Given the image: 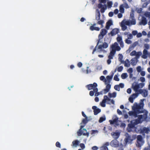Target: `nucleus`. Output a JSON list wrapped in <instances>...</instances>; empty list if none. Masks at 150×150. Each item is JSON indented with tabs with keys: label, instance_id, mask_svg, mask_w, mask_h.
Wrapping results in <instances>:
<instances>
[{
	"label": "nucleus",
	"instance_id": "nucleus-1",
	"mask_svg": "<svg viewBox=\"0 0 150 150\" xmlns=\"http://www.w3.org/2000/svg\"><path fill=\"white\" fill-rule=\"evenodd\" d=\"M144 99L141 100L140 103L138 105L137 103H135L132 107V109L134 111H130L129 114L130 116L133 117H136V112H139V110L142 108L143 106V101Z\"/></svg>",
	"mask_w": 150,
	"mask_h": 150
},
{
	"label": "nucleus",
	"instance_id": "nucleus-2",
	"mask_svg": "<svg viewBox=\"0 0 150 150\" xmlns=\"http://www.w3.org/2000/svg\"><path fill=\"white\" fill-rule=\"evenodd\" d=\"M146 117V115L145 114L138 115L137 120H134L132 121L131 123L128 125V127L131 128L133 127L136 125L142 122Z\"/></svg>",
	"mask_w": 150,
	"mask_h": 150
},
{
	"label": "nucleus",
	"instance_id": "nucleus-3",
	"mask_svg": "<svg viewBox=\"0 0 150 150\" xmlns=\"http://www.w3.org/2000/svg\"><path fill=\"white\" fill-rule=\"evenodd\" d=\"M136 23L135 20L133 18H131V19H129V20L124 19L121 22V26L122 30L124 31L127 28L126 25L130 26L132 25H135Z\"/></svg>",
	"mask_w": 150,
	"mask_h": 150
},
{
	"label": "nucleus",
	"instance_id": "nucleus-4",
	"mask_svg": "<svg viewBox=\"0 0 150 150\" xmlns=\"http://www.w3.org/2000/svg\"><path fill=\"white\" fill-rule=\"evenodd\" d=\"M111 50L109 55V57L110 58L112 59L113 55L115 53V51L120 50V48L118 46V44L116 42H115L111 46Z\"/></svg>",
	"mask_w": 150,
	"mask_h": 150
},
{
	"label": "nucleus",
	"instance_id": "nucleus-5",
	"mask_svg": "<svg viewBox=\"0 0 150 150\" xmlns=\"http://www.w3.org/2000/svg\"><path fill=\"white\" fill-rule=\"evenodd\" d=\"M144 85L145 83H137L135 82L132 84V87L134 91L140 92L141 91L140 88H143Z\"/></svg>",
	"mask_w": 150,
	"mask_h": 150
},
{
	"label": "nucleus",
	"instance_id": "nucleus-6",
	"mask_svg": "<svg viewBox=\"0 0 150 150\" xmlns=\"http://www.w3.org/2000/svg\"><path fill=\"white\" fill-rule=\"evenodd\" d=\"M97 86V84L96 83H94L93 84H90L88 85L87 87L88 90H93L96 96H98L99 95L98 92V89L96 88Z\"/></svg>",
	"mask_w": 150,
	"mask_h": 150
},
{
	"label": "nucleus",
	"instance_id": "nucleus-7",
	"mask_svg": "<svg viewBox=\"0 0 150 150\" xmlns=\"http://www.w3.org/2000/svg\"><path fill=\"white\" fill-rule=\"evenodd\" d=\"M99 2L100 3L99 4L98 6V7L101 8V12L103 13L106 9V6L105 5H103L102 4H105L106 1L105 0H99Z\"/></svg>",
	"mask_w": 150,
	"mask_h": 150
},
{
	"label": "nucleus",
	"instance_id": "nucleus-8",
	"mask_svg": "<svg viewBox=\"0 0 150 150\" xmlns=\"http://www.w3.org/2000/svg\"><path fill=\"white\" fill-rule=\"evenodd\" d=\"M99 42H98L97 44V45L96 47L93 50L92 52L93 54L95 53H98L99 52H102L104 53V51L102 48V46L101 45H99Z\"/></svg>",
	"mask_w": 150,
	"mask_h": 150
},
{
	"label": "nucleus",
	"instance_id": "nucleus-9",
	"mask_svg": "<svg viewBox=\"0 0 150 150\" xmlns=\"http://www.w3.org/2000/svg\"><path fill=\"white\" fill-rule=\"evenodd\" d=\"M109 121L111 124H115L117 126L120 125L119 123H120V121L118 120L117 117L115 115L113 116L112 120Z\"/></svg>",
	"mask_w": 150,
	"mask_h": 150
},
{
	"label": "nucleus",
	"instance_id": "nucleus-10",
	"mask_svg": "<svg viewBox=\"0 0 150 150\" xmlns=\"http://www.w3.org/2000/svg\"><path fill=\"white\" fill-rule=\"evenodd\" d=\"M129 7L128 4L125 3L123 4H121L120 6V11L122 13H123L124 12V8H129Z\"/></svg>",
	"mask_w": 150,
	"mask_h": 150
},
{
	"label": "nucleus",
	"instance_id": "nucleus-11",
	"mask_svg": "<svg viewBox=\"0 0 150 150\" xmlns=\"http://www.w3.org/2000/svg\"><path fill=\"white\" fill-rule=\"evenodd\" d=\"M83 132H84V133L83 134V135L86 136L88 135L87 131L86 129L81 128L77 132L78 136H77V137L78 138L79 137L81 136V135L80 134V133H82Z\"/></svg>",
	"mask_w": 150,
	"mask_h": 150
},
{
	"label": "nucleus",
	"instance_id": "nucleus-12",
	"mask_svg": "<svg viewBox=\"0 0 150 150\" xmlns=\"http://www.w3.org/2000/svg\"><path fill=\"white\" fill-rule=\"evenodd\" d=\"M137 143L139 144V146H141L144 143L142 137L140 135H138L137 137Z\"/></svg>",
	"mask_w": 150,
	"mask_h": 150
},
{
	"label": "nucleus",
	"instance_id": "nucleus-13",
	"mask_svg": "<svg viewBox=\"0 0 150 150\" xmlns=\"http://www.w3.org/2000/svg\"><path fill=\"white\" fill-rule=\"evenodd\" d=\"M107 33L106 30L105 29H102L99 35L98 38L99 39H101Z\"/></svg>",
	"mask_w": 150,
	"mask_h": 150
},
{
	"label": "nucleus",
	"instance_id": "nucleus-14",
	"mask_svg": "<svg viewBox=\"0 0 150 150\" xmlns=\"http://www.w3.org/2000/svg\"><path fill=\"white\" fill-rule=\"evenodd\" d=\"M141 54V52H137L135 51H133L130 53V54L131 56H135L137 58H138Z\"/></svg>",
	"mask_w": 150,
	"mask_h": 150
},
{
	"label": "nucleus",
	"instance_id": "nucleus-15",
	"mask_svg": "<svg viewBox=\"0 0 150 150\" xmlns=\"http://www.w3.org/2000/svg\"><path fill=\"white\" fill-rule=\"evenodd\" d=\"M89 27L90 29L91 30H96L97 31H99L100 28L98 27L95 26V25H92V24H89Z\"/></svg>",
	"mask_w": 150,
	"mask_h": 150
},
{
	"label": "nucleus",
	"instance_id": "nucleus-16",
	"mask_svg": "<svg viewBox=\"0 0 150 150\" xmlns=\"http://www.w3.org/2000/svg\"><path fill=\"white\" fill-rule=\"evenodd\" d=\"M110 145L113 147H117L119 146V143L117 140H114L111 141L110 143Z\"/></svg>",
	"mask_w": 150,
	"mask_h": 150
},
{
	"label": "nucleus",
	"instance_id": "nucleus-17",
	"mask_svg": "<svg viewBox=\"0 0 150 150\" xmlns=\"http://www.w3.org/2000/svg\"><path fill=\"white\" fill-rule=\"evenodd\" d=\"M92 109L93 110L94 114L97 115L100 112V110L96 106H93Z\"/></svg>",
	"mask_w": 150,
	"mask_h": 150
},
{
	"label": "nucleus",
	"instance_id": "nucleus-18",
	"mask_svg": "<svg viewBox=\"0 0 150 150\" xmlns=\"http://www.w3.org/2000/svg\"><path fill=\"white\" fill-rule=\"evenodd\" d=\"M107 98V96H104V98L102 102L100 103V105L101 106L103 107H105V103H106V100Z\"/></svg>",
	"mask_w": 150,
	"mask_h": 150
},
{
	"label": "nucleus",
	"instance_id": "nucleus-19",
	"mask_svg": "<svg viewBox=\"0 0 150 150\" xmlns=\"http://www.w3.org/2000/svg\"><path fill=\"white\" fill-rule=\"evenodd\" d=\"M111 135L114 138L117 139L119 137L120 135V133L118 131L112 132L111 133Z\"/></svg>",
	"mask_w": 150,
	"mask_h": 150
},
{
	"label": "nucleus",
	"instance_id": "nucleus-20",
	"mask_svg": "<svg viewBox=\"0 0 150 150\" xmlns=\"http://www.w3.org/2000/svg\"><path fill=\"white\" fill-rule=\"evenodd\" d=\"M113 24V21L111 20H110L108 21L106 23V28L107 29H109V27Z\"/></svg>",
	"mask_w": 150,
	"mask_h": 150
},
{
	"label": "nucleus",
	"instance_id": "nucleus-21",
	"mask_svg": "<svg viewBox=\"0 0 150 150\" xmlns=\"http://www.w3.org/2000/svg\"><path fill=\"white\" fill-rule=\"evenodd\" d=\"M123 67L122 66H120L117 67L114 71L112 72V74L113 75L117 71L118 72H121L123 70Z\"/></svg>",
	"mask_w": 150,
	"mask_h": 150
},
{
	"label": "nucleus",
	"instance_id": "nucleus-22",
	"mask_svg": "<svg viewBox=\"0 0 150 150\" xmlns=\"http://www.w3.org/2000/svg\"><path fill=\"white\" fill-rule=\"evenodd\" d=\"M139 93H141L144 97H146L148 94V91L146 90H141Z\"/></svg>",
	"mask_w": 150,
	"mask_h": 150
},
{
	"label": "nucleus",
	"instance_id": "nucleus-23",
	"mask_svg": "<svg viewBox=\"0 0 150 150\" xmlns=\"http://www.w3.org/2000/svg\"><path fill=\"white\" fill-rule=\"evenodd\" d=\"M147 51L145 49H144L143 51V54L142 56V57L144 59H146L147 57Z\"/></svg>",
	"mask_w": 150,
	"mask_h": 150
},
{
	"label": "nucleus",
	"instance_id": "nucleus-24",
	"mask_svg": "<svg viewBox=\"0 0 150 150\" xmlns=\"http://www.w3.org/2000/svg\"><path fill=\"white\" fill-rule=\"evenodd\" d=\"M109 145V144L108 143H105L100 147V150H108L107 146Z\"/></svg>",
	"mask_w": 150,
	"mask_h": 150
},
{
	"label": "nucleus",
	"instance_id": "nucleus-25",
	"mask_svg": "<svg viewBox=\"0 0 150 150\" xmlns=\"http://www.w3.org/2000/svg\"><path fill=\"white\" fill-rule=\"evenodd\" d=\"M106 101V103L109 104H114L115 103V101L113 100L110 99L107 96Z\"/></svg>",
	"mask_w": 150,
	"mask_h": 150
},
{
	"label": "nucleus",
	"instance_id": "nucleus-26",
	"mask_svg": "<svg viewBox=\"0 0 150 150\" xmlns=\"http://www.w3.org/2000/svg\"><path fill=\"white\" fill-rule=\"evenodd\" d=\"M119 32V30L117 28H115L113 29L112 31L111 32V33L112 36L114 35Z\"/></svg>",
	"mask_w": 150,
	"mask_h": 150
},
{
	"label": "nucleus",
	"instance_id": "nucleus-27",
	"mask_svg": "<svg viewBox=\"0 0 150 150\" xmlns=\"http://www.w3.org/2000/svg\"><path fill=\"white\" fill-rule=\"evenodd\" d=\"M122 63L124 64L125 66L126 67H129L130 66L129 62L128 59H126L124 62L123 61Z\"/></svg>",
	"mask_w": 150,
	"mask_h": 150
},
{
	"label": "nucleus",
	"instance_id": "nucleus-28",
	"mask_svg": "<svg viewBox=\"0 0 150 150\" xmlns=\"http://www.w3.org/2000/svg\"><path fill=\"white\" fill-rule=\"evenodd\" d=\"M113 75V74H112V76H108L106 77V84L110 82Z\"/></svg>",
	"mask_w": 150,
	"mask_h": 150
},
{
	"label": "nucleus",
	"instance_id": "nucleus-29",
	"mask_svg": "<svg viewBox=\"0 0 150 150\" xmlns=\"http://www.w3.org/2000/svg\"><path fill=\"white\" fill-rule=\"evenodd\" d=\"M108 96L110 98H115L117 96V93L116 92L108 93Z\"/></svg>",
	"mask_w": 150,
	"mask_h": 150
},
{
	"label": "nucleus",
	"instance_id": "nucleus-30",
	"mask_svg": "<svg viewBox=\"0 0 150 150\" xmlns=\"http://www.w3.org/2000/svg\"><path fill=\"white\" fill-rule=\"evenodd\" d=\"M137 58L132 59L131 60V64L133 65H136L137 62Z\"/></svg>",
	"mask_w": 150,
	"mask_h": 150
},
{
	"label": "nucleus",
	"instance_id": "nucleus-31",
	"mask_svg": "<svg viewBox=\"0 0 150 150\" xmlns=\"http://www.w3.org/2000/svg\"><path fill=\"white\" fill-rule=\"evenodd\" d=\"M99 45H101L102 46V48H106L108 47V45L106 43H102L101 42H99Z\"/></svg>",
	"mask_w": 150,
	"mask_h": 150
},
{
	"label": "nucleus",
	"instance_id": "nucleus-32",
	"mask_svg": "<svg viewBox=\"0 0 150 150\" xmlns=\"http://www.w3.org/2000/svg\"><path fill=\"white\" fill-rule=\"evenodd\" d=\"M79 143V141L76 140L72 142L73 146L74 147H76L78 145V144Z\"/></svg>",
	"mask_w": 150,
	"mask_h": 150
},
{
	"label": "nucleus",
	"instance_id": "nucleus-33",
	"mask_svg": "<svg viewBox=\"0 0 150 150\" xmlns=\"http://www.w3.org/2000/svg\"><path fill=\"white\" fill-rule=\"evenodd\" d=\"M117 41L118 42L120 43V45H122V47L123 46L122 44V38L121 37L118 36V37H117Z\"/></svg>",
	"mask_w": 150,
	"mask_h": 150
},
{
	"label": "nucleus",
	"instance_id": "nucleus-34",
	"mask_svg": "<svg viewBox=\"0 0 150 150\" xmlns=\"http://www.w3.org/2000/svg\"><path fill=\"white\" fill-rule=\"evenodd\" d=\"M128 76L127 74L126 73H124L122 74L121 76V78L123 79H125Z\"/></svg>",
	"mask_w": 150,
	"mask_h": 150
},
{
	"label": "nucleus",
	"instance_id": "nucleus-35",
	"mask_svg": "<svg viewBox=\"0 0 150 150\" xmlns=\"http://www.w3.org/2000/svg\"><path fill=\"white\" fill-rule=\"evenodd\" d=\"M147 23V22L146 21V19L143 17L142 18V21L141 22V24L143 25H145Z\"/></svg>",
	"mask_w": 150,
	"mask_h": 150
},
{
	"label": "nucleus",
	"instance_id": "nucleus-36",
	"mask_svg": "<svg viewBox=\"0 0 150 150\" xmlns=\"http://www.w3.org/2000/svg\"><path fill=\"white\" fill-rule=\"evenodd\" d=\"M109 91L108 90L106 89H105L102 90L99 93H98L99 94H104L106 93H108Z\"/></svg>",
	"mask_w": 150,
	"mask_h": 150
},
{
	"label": "nucleus",
	"instance_id": "nucleus-37",
	"mask_svg": "<svg viewBox=\"0 0 150 150\" xmlns=\"http://www.w3.org/2000/svg\"><path fill=\"white\" fill-rule=\"evenodd\" d=\"M143 69V68L140 66H138L136 68L137 71L138 72H140Z\"/></svg>",
	"mask_w": 150,
	"mask_h": 150
},
{
	"label": "nucleus",
	"instance_id": "nucleus-38",
	"mask_svg": "<svg viewBox=\"0 0 150 150\" xmlns=\"http://www.w3.org/2000/svg\"><path fill=\"white\" fill-rule=\"evenodd\" d=\"M106 117L105 116L100 117L99 120V122L100 123L102 122L105 120Z\"/></svg>",
	"mask_w": 150,
	"mask_h": 150
},
{
	"label": "nucleus",
	"instance_id": "nucleus-39",
	"mask_svg": "<svg viewBox=\"0 0 150 150\" xmlns=\"http://www.w3.org/2000/svg\"><path fill=\"white\" fill-rule=\"evenodd\" d=\"M123 58V56L121 54H119L118 55V59L119 61L121 62H123L122 59Z\"/></svg>",
	"mask_w": 150,
	"mask_h": 150
},
{
	"label": "nucleus",
	"instance_id": "nucleus-40",
	"mask_svg": "<svg viewBox=\"0 0 150 150\" xmlns=\"http://www.w3.org/2000/svg\"><path fill=\"white\" fill-rule=\"evenodd\" d=\"M149 131V129L148 128L146 127L143 128L142 130V132L143 133H148Z\"/></svg>",
	"mask_w": 150,
	"mask_h": 150
},
{
	"label": "nucleus",
	"instance_id": "nucleus-41",
	"mask_svg": "<svg viewBox=\"0 0 150 150\" xmlns=\"http://www.w3.org/2000/svg\"><path fill=\"white\" fill-rule=\"evenodd\" d=\"M119 76V75L118 76L117 75H115L114 77V79L117 81H120V79L118 77Z\"/></svg>",
	"mask_w": 150,
	"mask_h": 150
},
{
	"label": "nucleus",
	"instance_id": "nucleus-42",
	"mask_svg": "<svg viewBox=\"0 0 150 150\" xmlns=\"http://www.w3.org/2000/svg\"><path fill=\"white\" fill-rule=\"evenodd\" d=\"M100 79L104 82L106 84V78L103 76H101L100 77Z\"/></svg>",
	"mask_w": 150,
	"mask_h": 150
},
{
	"label": "nucleus",
	"instance_id": "nucleus-43",
	"mask_svg": "<svg viewBox=\"0 0 150 150\" xmlns=\"http://www.w3.org/2000/svg\"><path fill=\"white\" fill-rule=\"evenodd\" d=\"M96 19L97 20H98L100 18V14L99 12H98L96 16Z\"/></svg>",
	"mask_w": 150,
	"mask_h": 150
},
{
	"label": "nucleus",
	"instance_id": "nucleus-44",
	"mask_svg": "<svg viewBox=\"0 0 150 150\" xmlns=\"http://www.w3.org/2000/svg\"><path fill=\"white\" fill-rule=\"evenodd\" d=\"M89 94L91 96H93L94 95L96 96L95 95V93H94V91L93 90V91H90Z\"/></svg>",
	"mask_w": 150,
	"mask_h": 150
},
{
	"label": "nucleus",
	"instance_id": "nucleus-45",
	"mask_svg": "<svg viewBox=\"0 0 150 150\" xmlns=\"http://www.w3.org/2000/svg\"><path fill=\"white\" fill-rule=\"evenodd\" d=\"M138 96V94L137 93H134L131 96L134 99L135 98H137Z\"/></svg>",
	"mask_w": 150,
	"mask_h": 150
},
{
	"label": "nucleus",
	"instance_id": "nucleus-46",
	"mask_svg": "<svg viewBox=\"0 0 150 150\" xmlns=\"http://www.w3.org/2000/svg\"><path fill=\"white\" fill-rule=\"evenodd\" d=\"M107 85L106 86V89L108 90V91H109V89L110 88L111 86L110 85L108 84V83H107L106 84Z\"/></svg>",
	"mask_w": 150,
	"mask_h": 150
},
{
	"label": "nucleus",
	"instance_id": "nucleus-47",
	"mask_svg": "<svg viewBox=\"0 0 150 150\" xmlns=\"http://www.w3.org/2000/svg\"><path fill=\"white\" fill-rule=\"evenodd\" d=\"M108 6L109 8H110L112 4V1H108Z\"/></svg>",
	"mask_w": 150,
	"mask_h": 150
},
{
	"label": "nucleus",
	"instance_id": "nucleus-48",
	"mask_svg": "<svg viewBox=\"0 0 150 150\" xmlns=\"http://www.w3.org/2000/svg\"><path fill=\"white\" fill-rule=\"evenodd\" d=\"M114 88L116 90L119 91L120 90L119 86L118 85H115L114 87Z\"/></svg>",
	"mask_w": 150,
	"mask_h": 150
},
{
	"label": "nucleus",
	"instance_id": "nucleus-49",
	"mask_svg": "<svg viewBox=\"0 0 150 150\" xmlns=\"http://www.w3.org/2000/svg\"><path fill=\"white\" fill-rule=\"evenodd\" d=\"M87 118H85L83 119L82 120V122L81 123V124H82L83 123L84 124H86V123L87 122Z\"/></svg>",
	"mask_w": 150,
	"mask_h": 150
},
{
	"label": "nucleus",
	"instance_id": "nucleus-50",
	"mask_svg": "<svg viewBox=\"0 0 150 150\" xmlns=\"http://www.w3.org/2000/svg\"><path fill=\"white\" fill-rule=\"evenodd\" d=\"M134 99L133 98L132 96H131L129 98V100L131 103H133Z\"/></svg>",
	"mask_w": 150,
	"mask_h": 150
},
{
	"label": "nucleus",
	"instance_id": "nucleus-51",
	"mask_svg": "<svg viewBox=\"0 0 150 150\" xmlns=\"http://www.w3.org/2000/svg\"><path fill=\"white\" fill-rule=\"evenodd\" d=\"M140 81L142 82H144L145 81V79L144 77H141L140 78Z\"/></svg>",
	"mask_w": 150,
	"mask_h": 150
},
{
	"label": "nucleus",
	"instance_id": "nucleus-52",
	"mask_svg": "<svg viewBox=\"0 0 150 150\" xmlns=\"http://www.w3.org/2000/svg\"><path fill=\"white\" fill-rule=\"evenodd\" d=\"M140 73V74L142 76H144L146 74L145 72L143 71H142Z\"/></svg>",
	"mask_w": 150,
	"mask_h": 150
},
{
	"label": "nucleus",
	"instance_id": "nucleus-53",
	"mask_svg": "<svg viewBox=\"0 0 150 150\" xmlns=\"http://www.w3.org/2000/svg\"><path fill=\"white\" fill-rule=\"evenodd\" d=\"M108 58H109V59L107 60V63L108 64H110L111 62V59H112L111 58H110L109 57V56H108Z\"/></svg>",
	"mask_w": 150,
	"mask_h": 150
},
{
	"label": "nucleus",
	"instance_id": "nucleus-54",
	"mask_svg": "<svg viewBox=\"0 0 150 150\" xmlns=\"http://www.w3.org/2000/svg\"><path fill=\"white\" fill-rule=\"evenodd\" d=\"M56 145L57 147H59V148H60L61 147V144H60V143L58 142H56Z\"/></svg>",
	"mask_w": 150,
	"mask_h": 150
},
{
	"label": "nucleus",
	"instance_id": "nucleus-55",
	"mask_svg": "<svg viewBox=\"0 0 150 150\" xmlns=\"http://www.w3.org/2000/svg\"><path fill=\"white\" fill-rule=\"evenodd\" d=\"M127 71L129 73H131L132 72L133 69L132 68H130Z\"/></svg>",
	"mask_w": 150,
	"mask_h": 150
},
{
	"label": "nucleus",
	"instance_id": "nucleus-56",
	"mask_svg": "<svg viewBox=\"0 0 150 150\" xmlns=\"http://www.w3.org/2000/svg\"><path fill=\"white\" fill-rule=\"evenodd\" d=\"M104 23V22L103 21H100L98 22V24L101 25V26H102V24Z\"/></svg>",
	"mask_w": 150,
	"mask_h": 150
},
{
	"label": "nucleus",
	"instance_id": "nucleus-57",
	"mask_svg": "<svg viewBox=\"0 0 150 150\" xmlns=\"http://www.w3.org/2000/svg\"><path fill=\"white\" fill-rule=\"evenodd\" d=\"M125 42L129 44L131 43V41L129 39H126L125 40Z\"/></svg>",
	"mask_w": 150,
	"mask_h": 150
},
{
	"label": "nucleus",
	"instance_id": "nucleus-58",
	"mask_svg": "<svg viewBox=\"0 0 150 150\" xmlns=\"http://www.w3.org/2000/svg\"><path fill=\"white\" fill-rule=\"evenodd\" d=\"M80 146L82 149H83L85 147V145L83 144H80Z\"/></svg>",
	"mask_w": 150,
	"mask_h": 150
},
{
	"label": "nucleus",
	"instance_id": "nucleus-59",
	"mask_svg": "<svg viewBox=\"0 0 150 150\" xmlns=\"http://www.w3.org/2000/svg\"><path fill=\"white\" fill-rule=\"evenodd\" d=\"M132 34L134 35H137V31H133L132 32Z\"/></svg>",
	"mask_w": 150,
	"mask_h": 150
},
{
	"label": "nucleus",
	"instance_id": "nucleus-60",
	"mask_svg": "<svg viewBox=\"0 0 150 150\" xmlns=\"http://www.w3.org/2000/svg\"><path fill=\"white\" fill-rule=\"evenodd\" d=\"M118 85L119 86V88L120 87L121 88H123L124 86V84L122 83H121Z\"/></svg>",
	"mask_w": 150,
	"mask_h": 150
},
{
	"label": "nucleus",
	"instance_id": "nucleus-61",
	"mask_svg": "<svg viewBox=\"0 0 150 150\" xmlns=\"http://www.w3.org/2000/svg\"><path fill=\"white\" fill-rule=\"evenodd\" d=\"M127 93L130 94L131 92V89L130 88H128L127 90Z\"/></svg>",
	"mask_w": 150,
	"mask_h": 150
},
{
	"label": "nucleus",
	"instance_id": "nucleus-62",
	"mask_svg": "<svg viewBox=\"0 0 150 150\" xmlns=\"http://www.w3.org/2000/svg\"><path fill=\"white\" fill-rule=\"evenodd\" d=\"M142 36V34L141 33H138L137 35V38H140Z\"/></svg>",
	"mask_w": 150,
	"mask_h": 150
},
{
	"label": "nucleus",
	"instance_id": "nucleus-63",
	"mask_svg": "<svg viewBox=\"0 0 150 150\" xmlns=\"http://www.w3.org/2000/svg\"><path fill=\"white\" fill-rule=\"evenodd\" d=\"M144 47L146 49H148L149 47V46L147 44H145L144 45Z\"/></svg>",
	"mask_w": 150,
	"mask_h": 150
},
{
	"label": "nucleus",
	"instance_id": "nucleus-64",
	"mask_svg": "<svg viewBox=\"0 0 150 150\" xmlns=\"http://www.w3.org/2000/svg\"><path fill=\"white\" fill-rule=\"evenodd\" d=\"M98 149V147L96 146H94L92 147V149L93 150H97Z\"/></svg>",
	"mask_w": 150,
	"mask_h": 150
}]
</instances>
